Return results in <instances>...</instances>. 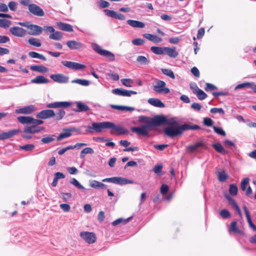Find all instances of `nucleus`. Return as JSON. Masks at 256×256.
<instances>
[{"label":"nucleus","instance_id":"30","mask_svg":"<svg viewBox=\"0 0 256 256\" xmlns=\"http://www.w3.org/2000/svg\"><path fill=\"white\" fill-rule=\"evenodd\" d=\"M28 42L30 45L36 47H40L42 46V41L38 38L33 37L29 38Z\"/></svg>","mask_w":256,"mask_h":256},{"label":"nucleus","instance_id":"56","mask_svg":"<svg viewBox=\"0 0 256 256\" xmlns=\"http://www.w3.org/2000/svg\"><path fill=\"white\" fill-rule=\"evenodd\" d=\"M54 140L52 136H48L42 138L41 141L44 144H49L53 142Z\"/></svg>","mask_w":256,"mask_h":256},{"label":"nucleus","instance_id":"11","mask_svg":"<svg viewBox=\"0 0 256 256\" xmlns=\"http://www.w3.org/2000/svg\"><path fill=\"white\" fill-rule=\"evenodd\" d=\"M28 31L27 34L32 36H38L43 30V28L36 24H30L28 28Z\"/></svg>","mask_w":256,"mask_h":256},{"label":"nucleus","instance_id":"55","mask_svg":"<svg viewBox=\"0 0 256 256\" xmlns=\"http://www.w3.org/2000/svg\"><path fill=\"white\" fill-rule=\"evenodd\" d=\"M220 215L224 218H228L230 216V212L226 209H224L220 212Z\"/></svg>","mask_w":256,"mask_h":256},{"label":"nucleus","instance_id":"42","mask_svg":"<svg viewBox=\"0 0 256 256\" xmlns=\"http://www.w3.org/2000/svg\"><path fill=\"white\" fill-rule=\"evenodd\" d=\"M72 83H76L83 86H88L90 84V82L86 80L76 79L72 81Z\"/></svg>","mask_w":256,"mask_h":256},{"label":"nucleus","instance_id":"40","mask_svg":"<svg viewBox=\"0 0 256 256\" xmlns=\"http://www.w3.org/2000/svg\"><path fill=\"white\" fill-rule=\"evenodd\" d=\"M136 62L141 64L146 65L150 63V60L144 56H139L136 58Z\"/></svg>","mask_w":256,"mask_h":256},{"label":"nucleus","instance_id":"13","mask_svg":"<svg viewBox=\"0 0 256 256\" xmlns=\"http://www.w3.org/2000/svg\"><path fill=\"white\" fill-rule=\"evenodd\" d=\"M50 78L55 82L60 84L67 83L68 82L69 78L61 74H52Z\"/></svg>","mask_w":256,"mask_h":256},{"label":"nucleus","instance_id":"14","mask_svg":"<svg viewBox=\"0 0 256 256\" xmlns=\"http://www.w3.org/2000/svg\"><path fill=\"white\" fill-rule=\"evenodd\" d=\"M110 129H111L110 133L114 134L116 132L118 135L124 134L128 133V130L120 126H116L113 122H110Z\"/></svg>","mask_w":256,"mask_h":256},{"label":"nucleus","instance_id":"12","mask_svg":"<svg viewBox=\"0 0 256 256\" xmlns=\"http://www.w3.org/2000/svg\"><path fill=\"white\" fill-rule=\"evenodd\" d=\"M62 64L65 66L72 70H80L86 68V66L84 64L70 61H63Z\"/></svg>","mask_w":256,"mask_h":256},{"label":"nucleus","instance_id":"54","mask_svg":"<svg viewBox=\"0 0 256 256\" xmlns=\"http://www.w3.org/2000/svg\"><path fill=\"white\" fill-rule=\"evenodd\" d=\"M65 115V112L62 110H59L58 112L55 114L56 118V120H60Z\"/></svg>","mask_w":256,"mask_h":256},{"label":"nucleus","instance_id":"32","mask_svg":"<svg viewBox=\"0 0 256 256\" xmlns=\"http://www.w3.org/2000/svg\"><path fill=\"white\" fill-rule=\"evenodd\" d=\"M90 186L94 188H104L106 186L103 183L95 180L90 182Z\"/></svg>","mask_w":256,"mask_h":256},{"label":"nucleus","instance_id":"1","mask_svg":"<svg viewBox=\"0 0 256 256\" xmlns=\"http://www.w3.org/2000/svg\"><path fill=\"white\" fill-rule=\"evenodd\" d=\"M138 121L142 124L138 127H132L130 130L133 132L142 136H148L150 132L153 130L155 127L164 123L168 124L169 126L166 128L164 132L166 136L170 138L181 135L185 130H198L200 128V126L196 124L192 126L187 124H179L175 118H172L168 120L166 116L162 115H157L153 118L140 116L138 118Z\"/></svg>","mask_w":256,"mask_h":256},{"label":"nucleus","instance_id":"9","mask_svg":"<svg viewBox=\"0 0 256 256\" xmlns=\"http://www.w3.org/2000/svg\"><path fill=\"white\" fill-rule=\"evenodd\" d=\"M28 9L30 12L34 16H44V12L42 9L35 4H30L28 6Z\"/></svg>","mask_w":256,"mask_h":256},{"label":"nucleus","instance_id":"6","mask_svg":"<svg viewBox=\"0 0 256 256\" xmlns=\"http://www.w3.org/2000/svg\"><path fill=\"white\" fill-rule=\"evenodd\" d=\"M103 182H112L116 184H118L120 185H125L127 184H134L132 180H128L126 178L120 177V176H116L112 177L110 178H106L102 180Z\"/></svg>","mask_w":256,"mask_h":256},{"label":"nucleus","instance_id":"17","mask_svg":"<svg viewBox=\"0 0 256 256\" xmlns=\"http://www.w3.org/2000/svg\"><path fill=\"white\" fill-rule=\"evenodd\" d=\"M63 131L64 132L61 133L58 137V141H60L64 138L70 136L72 132H77L78 130L76 128H73L69 129H64Z\"/></svg>","mask_w":256,"mask_h":256},{"label":"nucleus","instance_id":"31","mask_svg":"<svg viewBox=\"0 0 256 256\" xmlns=\"http://www.w3.org/2000/svg\"><path fill=\"white\" fill-rule=\"evenodd\" d=\"M63 37V34L62 32L56 31L54 30V32H52V34H50L49 36V38L51 40H60L62 39Z\"/></svg>","mask_w":256,"mask_h":256},{"label":"nucleus","instance_id":"10","mask_svg":"<svg viewBox=\"0 0 256 256\" xmlns=\"http://www.w3.org/2000/svg\"><path fill=\"white\" fill-rule=\"evenodd\" d=\"M10 32L14 36L24 37L27 34V31L19 26H13L10 28Z\"/></svg>","mask_w":256,"mask_h":256},{"label":"nucleus","instance_id":"47","mask_svg":"<svg viewBox=\"0 0 256 256\" xmlns=\"http://www.w3.org/2000/svg\"><path fill=\"white\" fill-rule=\"evenodd\" d=\"M212 147L218 152L224 154L225 150L222 145L220 144H212Z\"/></svg>","mask_w":256,"mask_h":256},{"label":"nucleus","instance_id":"48","mask_svg":"<svg viewBox=\"0 0 256 256\" xmlns=\"http://www.w3.org/2000/svg\"><path fill=\"white\" fill-rule=\"evenodd\" d=\"M196 94L198 98L201 100L205 99L207 97V94L200 89L198 90V92H196Z\"/></svg>","mask_w":256,"mask_h":256},{"label":"nucleus","instance_id":"51","mask_svg":"<svg viewBox=\"0 0 256 256\" xmlns=\"http://www.w3.org/2000/svg\"><path fill=\"white\" fill-rule=\"evenodd\" d=\"M20 148L26 152L32 151L34 148L33 144H27L24 146H20Z\"/></svg>","mask_w":256,"mask_h":256},{"label":"nucleus","instance_id":"18","mask_svg":"<svg viewBox=\"0 0 256 256\" xmlns=\"http://www.w3.org/2000/svg\"><path fill=\"white\" fill-rule=\"evenodd\" d=\"M70 106V103L67 102H58L48 104L46 107L48 108H68Z\"/></svg>","mask_w":256,"mask_h":256},{"label":"nucleus","instance_id":"59","mask_svg":"<svg viewBox=\"0 0 256 256\" xmlns=\"http://www.w3.org/2000/svg\"><path fill=\"white\" fill-rule=\"evenodd\" d=\"M62 195V198L63 200V201L64 202H66L70 198L72 197V194L70 193L67 192V193H64L62 192L61 193Z\"/></svg>","mask_w":256,"mask_h":256},{"label":"nucleus","instance_id":"27","mask_svg":"<svg viewBox=\"0 0 256 256\" xmlns=\"http://www.w3.org/2000/svg\"><path fill=\"white\" fill-rule=\"evenodd\" d=\"M30 68L32 71H36L42 73L47 72L48 71V69L43 65L32 66Z\"/></svg>","mask_w":256,"mask_h":256},{"label":"nucleus","instance_id":"63","mask_svg":"<svg viewBox=\"0 0 256 256\" xmlns=\"http://www.w3.org/2000/svg\"><path fill=\"white\" fill-rule=\"evenodd\" d=\"M8 6L11 10L15 11L17 8V4L14 2H10L8 4Z\"/></svg>","mask_w":256,"mask_h":256},{"label":"nucleus","instance_id":"3","mask_svg":"<svg viewBox=\"0 0 256 256\" xmlns=\"http://www.w3.org/2000/svg\"><path fill=\"white\" fill-rule=\"evenodd\" d=\"M110 122H92L91 126H88L86 132L90 133L102 132L104 129H110Z\"/></svg>","mask_w":256,"mask_h":256},{"label":"nucleus","instance_id":"49","mask_svg":"<svg viewBox=\"0 0 256 256\" xmlns=\"http://www.w3.org/2000/svg\"><path fill=\"white\" fill-rule=\"evenodd\" d=\"M202 144H202V142H198V143L195 144H194L193 145L190 146L188 147V150L190 152H193L194 150H196L197 148H200V146H202Z\"/></svg>","mask_w":256,"mask_h":256},{"label":"nucleus","instance_id":"2","mask_svg":"<svg viewBox=\"0 0 256 256\" xmlns=\"http://www.w3.org/2000/svg\"><path fill=\"white\" fill-rule=\"evenodd\" d=\"M18 121L22 124H29L30 126H26L24 132L28 134H36L43 130V126H38L44 124L42 120L34 119L31 116H20L17 118Z\"/></svg>","mask_w":256,"mask_h":256},{"label":"nucleus","instance_id":"21","mask_svg":"<svg viewBox=\"0 0 256 256\" xmlns=\"http://www.w3.org/2000/svg\"><path fill=\"white\" fill-rule=\"evenodd\" d=\"M164 54L172 58H176L178 55V52L176 50V48L164 47Z\"/></svg>","mask_w":256,"mask_h":256},{"label":"nucleus","instance_id":"22","mask_svg":"<svg viewBox=\"0 0 256 256\" xmlns=\"http://www.w3.org/2000/svg\"><path fill=\"white\" fill-rule=\"evenodd\" d=\"M49 80L46 78L44 76H36L34 78L31 80V83L36 84H44L48 83Z\"/></svg>","mask_w":256,"mask_h":256},{"label":"nucleus","instance_id":"15","mask_svg":"<svg viewBox=\"0 0 256 256\" xmlns=\"http://www.w3.org/2000/svg\"><path fill=\"white\" fill-rule=\"evenodd\" d=\"M104 12L110 18H114L119 20H124L126 19V16L124 14L118 13L112 10L106 9L104 10Z\"/></svg>","mask_w":256,"mask_h":256},{"label":"nucleus","instance_id":"39","mask_svg":"<svg viewBox=\"0 0 256 256\" xmlns=\"http://www.w3.org/2000/svg\"><path fill=\"white\" fill-rule=\"evenodd\" d=\"M236 222H232L230 225L229 228V232L230 233L232 232L238 234H240L241 232L238 230V227L236 226Z\"/></svg>","mask_w":256,"mask_h":256},{"label":"nucleus","instance_id":"62","mask_svg":"<svg viewBox=\"0 0 256 256\" xmlns=\"http://www.w3.org/2000/svg\"><path fill=\"white\" fill-rule=\"evenodd\" d=\"M214 123L213 120L208 118H206L204 120V125L208 126H212Z\"/></svg>","mask_w":256,"mask_h":256},{"label":"nucleus","instance_id":"23","mask_svg":"<svg viewBox=\"0 0 256 256\" xmlns=\"http://www.w3.org/2000/svg\"><path fill=\"white\" fill-rule=\"evenodd\" d=\"M148 102L150 104L158 108H161L164 106V104L158 98H150Z\"/></svg>","mask_w":256,"mask_h":256},{"label":"nucleus","instance_id":"29","mask_svg":"<svg viewBox=\"0 0 256 256\" xmlns=\"http://www.w3.org/2000/svg\"><path fill=\"white\" fill-rule=\"evenodd\" d=\"M110 106L112 108L121 111H133L134 110V108L128 106H118L115 104H110Z\"/></svg>","mask_w":256,"mask_h":256},{"label":"nucleus","instance_id":"35","mask_svg":"<svg viewBox=\"0 0 256 256\" xmlns=\"http://www.w3.org/2000/svg\"><path fill=\"white\" fill-rule=\"evenodd\" d=\"M94 153L93 149L90 147H87L84 148L80 152V157L81 158H84L86 154H92Z\"/></svg>","mask_w":256,"mask_h":256},{"label":"nucleus","instance_id":"53","mask_svg":"<svg viewBox=\"0 0 256 256\" xmlns=\"http://www.w3.org/2000/svg\"><path fill=\"white\" fill-rule=\"evenodd\" d=\"M213 129L214 131L218 134L222 136H225L226 134L225 132L221 128L213 126Z\"/></svg>","mask_w":256,"mask_h":256},{"label":"nucleus","instance_id":"57","mask_svg":"<svg viewBox=\"0 0 256 256\" xmlns=\"http://www.w3.org/2000/svg\"><path fill=\"white\" fill-rule=\"evenodd\" d=\"M132 43L135 46H141L144 43V40L142 38H136L132 40Z\"/></svg>","mask_w":256,"mask_h":256},{"label":"nucleus","instance_id":"20","mask_svg":"<svg viewBox=\"0 0 256 256\" xmlns=\"http://www.w3.org/2000/svg\"><path fill=\"white\" fill-rule=\"evenodd\" d=\"M67 46L72 50H78L83 47L84 44L76 40H68L66 42Z\"/></svg>","mask_w":256,"mask_h":256},{"label":"nucleus","instance_id":"25","mask_svg":"<svg viewBox=\"0 0 256 256\" xmlns=\"http://www.w3.org/2000/svg\"><path fill=\"white\" fill-rule=\"evenodd\" d=\"M126 22L128 25L133 28H144L145 26L144 23L136 20H128Z\"/></svg>","mask_w":256,"mask_h":256},{"label":"nucleus","instance_id":"58","mask_svg":"<svg viewBox=\"0 0 256 256\" xmlns=\"http://www.w3.org/2000/svg\"><path fill=\"white\" fill-rule=\"evenodd\" d=\"M60 207L64 212H68L70 209V206L67 204H60Z\"/></svg>","mask_w":256,"mask_h":256},{"label":"nucleus","instance_id":"41","mask_svg":"<svg viewBox=\"0 0 256 256\" xmlns=\"http://www.w3.org/2000/svg\"><path fill=\"white\" fill-rule=\"evenodd\" d=\"M131 218H132V217H130L126 219H124L122 218H118L117 220H114L112 222V224L113 226H116L121 223L126 224L127 222H128Z\"/></svg>","mask_w":256,"mask_h":256},{"label":"nucleus","instance_id":"16","mask_svg":"<svg viewBox=\"0 0 256 256\" xmlns=\"http://www.w3.org/2000/svg\"><path fill=\"white\" fill-rule=\"evenodd\" d=\"M55 116L53 110H45L40 111L36 114V118L42 119H46Z\"/></svg>","mask_w":256,"mask_h":256},{"label":"nucleus","instance_id":"5","mask_svg":"<svg viewBox=\"0 0 256 256\" xmlns=\"http://www.w3.org/2000/svg\"><path fill=\"white\" fill-rule=\"evenodd\" d=\"M91 46L92 49L99 54L107 58L110 61H114L115 56L114 54L110 51L103 50L102 48L96 43H92Z\"/></svg>","mask_w":256,"mask_h":256},{"label":"nucleus","instance_id":"43","mask_svg":"<svg viewBox=\"0 0 256 256\" xmlns=\"http://www.w3.org/2000/svg\"><path fill=\"white\" fill-rule=\"evenodd\" d=\"M161 70L164 74L172 79L175 78L174 74L171 70L167 68H162Z\"/></svg>","mask_w":256,"mask_h":256},{"label":"nucleus","instance_id":"8","mask_svg":"<svg viewBox=\"0 0 256 256\" xmlns=\"http://www.w3.org/2000/svg\"><path fill=\"white\" fill-rule=\"evenodd\" d=\"M112 92L116 95L122 96H130L132 94H137L136 91L126 90L122 88H114L112 90Z\"/></svg>","mask_w":256,"mask_h":256},{"label":"nucleus","instance_id":"45","mask_svg":"<svg viewBox=\"0 0 256 256\" xmlns=\"http://www.w3.org/2000/svg\"><path fill=\"white\" fill-rule=\"evenodd\" d=\"M122 84L127 87H132L134 84V81L130 78H122L121 80Z\"/></svg>","mask_w":256,"mask_h":256},{"label":"nucleus","instance_id":"34","mask_svg":"<svg viewBox=\"0 0 256 256\" xmlns=\"http://www.w3.org/2000/svg\"><path fill=\"white\" fill-rule=\"evenodd\" d=\"M20 132L18 129H14L10 130H9L7 132H4V134L6 139H8L16 135Z\"/></svg>","mask_w":256,"mask_h":256},{"label":"nucleus","instance_id":"37","mask_svg":"<svg viewBox=\"0 0 256 256\" xmlns=\"http://www.w3.org/2000/svg\"><path fill=\"white\" fill-rule=\"evenodd\" d=\"M218 180L220 182H224L228 178V175L224 170L218 172Z\"/></svg>","mask_w":256,"mask_h":256},{"label":"nucleus","instance_id":"28","mask_svg":"<svg viewBox=\"0 0 256 256\" xmlns=\"http://www.w3.org/2000/svg\"><path fill=\"white\" fill-rule=\"evenodd\" d=\"M76 108L74 110L75 111L78 112H87L90 110L89 107L83 104L80 102H76Z\"/></svg>","mask_w":256,"mask_h":256},{"label":"nucleus","instance_id":"26","mask_svg":"<svg viewBox=\"0 0 256 256\" xmlns=\"http://www.w3.org/2000/svg\"><path fill=\"white\" fill-rule=\"evenodd\" d=\"M57 26L58 28L62 30L68 32H72L73 31L72 26L70 24L59 22L57 23Z\"/></svg>","mask_w":256,"mask_h":256},{"label":"nucleus","instance_id":"36","mask_svg":"<svg viewBox=\"0 0 256 256\" xmlns=\"http://www.w3.org/2000/svg\"><path fill=\"white\" fill-rule=\"evenodd\" d=\"M12 24V22L6 19H0V27L7 28Z\"/></svg>","mask_w":256,"mask_h":256},{"label":"nucleus","instance_id":"52","mask_svg":"<svg viewBox=\"0 0 256 256\" xmlns=\"http://www.w3.org/2000/svg\"><path fill=\"white\" fill-rule=\"evenodd\" d=\"M250 179L248 178H244L240 184V188L242 190L245 191L246 190V186L249 182Z\"/></svg>","mask_w":256,"mask_h":256},{"label":"nucleus","instance_id":"33","mask_svg":"<svg viewBox=\"0 0 256 256\" xmlns=\"http://www.w3.org/2000/svg\"><path fill=\"white\" fill-rule=\"evenodd\" d=\"M150 50L156 54H164V47L152 46Z\"/></svg>","mask_w":256,"mask_h":256},{"label":"nucleus","instance_id":"44","mask_svg":"<svg viewBox=\"0 0 256 256\" xmlns=\"http://www.w3.org/2000/svg\"><path fill=\"white\" fill-rule=\"evenodd\" d=\"M229 192L232 196H236L238 194V186L234 184L230 185Z\"/></svg>","mask_w":256,"mask_h":256},{"label":"nucleus","instance_id":"50","mask_svg":"<svg viewBox=\"0 0 256 256\" xmlns=\"http://www.w3.org/2000/svg\"><path fill=\"white\" fill-rule=\"evenodd\" d=\"M252 84H253V82H248L240 84L237 85L236 86L235 90L241 89V88H248V87L252 88Z\"/></svg>","mask_w":256,"mask_h":256},{"label":"nucleus","instance_id":"19","mask_svg":"<svg viewBox=\"0 0 256 256\" xmlns=\"http://www.w3.org/2000/svg\"><path fill=\"white\" fill-rule=\"evenodd\" d=\"M35 110L34 106L30 105L16 110V114H30Z\"/></svg>","mask_w":256,"mask_h":256},{"label":"nucleus","instance_id":"7","mask_svg":"<svg viewBox=\"0 0 256 256\" xmlns=\"http://www.w3.org/2000/svg\"><path fill=\"white\" fill-rule=\"evenodd\" d=\"M80 236L89 244L94 243L96 240V236L94 232H82L80 234Z\"/></svg>","mask_w":256,"mask_h":256},{"label":"nucleus","instance_id":"60","mask_svg":"<svg viewBox=\"0 0 256 256\" xmlns=\"http://www.w3.org/2000/svg\"><path fill=\"white\" fill-rule=\"evenodd\" d=\"M217 88L214 85L210 84V83H206V88L205 90L207 92L210 91L214 90H216Z\"/></svg>","mask_w":256,"mask_h":256},{"label":"nucleus","instance_id":"24","mask_svg":"<svg viewBox=\"0 0 256 256\" xmlns=\"http://www.w3.org/2000/svg\"><path fill=\"white\" fill-rule=\"evenodd\" d=\"M143 36L146 38L152 41L154 43H159L162 41V38L152 34H144Z\"/></svg>","mask_w":256,"mask_h":256},{"label":"nucleus","instance_id":"61","mask_svg":"<svg viewBox=\"0 0 256 256\" xmlns=\"http://www.w3.org/2000/svg\"><path fill=\"white\" fill-rule=\"evenodd\" d=\"M210 112L212 114L220 113L224 114V110L222 108H214L210 109Z\"/></svg>","mask_w":256,"mask_h":256},{"label":"nucleus","instance_id":"38","mask_svg":"<svg viewBox=\"0 0 256 256\" xmlns=\"http://www.w3.org/2000/svg\"><path fill=\"white\" fill-rule=\"evenodd\" d=\"M28 56L32 58H38L43 60H46V58L44 56L35 52H29Z\"/></svg>","mask_w":256,"mask_h":256},{"label":"nucleus","instance_id":"4","mask_svg":"<svg viewBox=\"0 0 256 256\" xmlns=\"http://www.w3.org/2000/svg\"><path fill=\"white\" fill-rule=\"evenodd\" d=\"M152 90L156 94H167L170 92V90L166 87V83L161 80H157L152 84Z\"/></svg>","mask_w":256,"mask_h":256},{"label":"nucleus","instance_id":"46","mask_svg":"<svg viewBox=\"0 0 256 256\" xmlns=\"http://www.w3.org/2000/svg\"><path fill=\"white\" fill-rule=\"evenodd\" d=\"M70 184L78 188L84 190L85 188L75 178H72L70 182Z\"/></svg>","mask_w":256,"mask_h":256},{"label":"nucleus","instance_id":"64","mask_svg":"<svg viewBox=\"0 0 256 256\" xmlns=\"http://www.w3.org/2000/svg\"><path fill=\"white\" fill-rule=\"evenodd\" d=\"M168 186L166 184H162L160 188V192L162 194H166L168 190Z\"/></svg>","mask_w":256,"mask_h":256}]
</instances>
